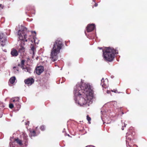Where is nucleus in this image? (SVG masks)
Listing matches in <instances>:
<instances>
[{"label":"nucleus","mask_w":147,"mask_h":147,"mask_svg":"<svg viewBox=\"0 0 147 147\" xmlns=\"http://www.w3.org/2000/svg\"><path fill=\"white\" fill-rule=\"evenodd\" d=\"M76 85V87L79 90L77 96L80 97L78 100V104L83 106L87 103L86 100L83 96L87 97L88 96H92L93 91L91 89L90 86L88 83H80Z\"/></svg>","instance_id":"f257e3e1"},{"label":"nucleus","mask_w":147,"mask_h":147,"mask_svg":"<svg viewBox=\"0 0 147 147\" xmlns=\"http://www.w3.org/2000/svg\"><path fill=\"white\" fill-rule=\"evenodd\" d=\"M63 45L61 39H57L54 42L51 53V57L53 61L54 62L57 60V54L60 53Z\"/></svg>","instance_id":"f03ea898"},{"label":"nucleus","mask_w":147,"mask_h":147,"mask_svg":"<svg viewBox=\"0 0 147 147\" xmlns=\"http://www.w3.org/2000/svg\"><path fill=\"white\" fill-rule=\"evenodd\" d=\"M103 56L104 60L107 61L111 62L114 59L116 51L114 49L107 48L102 50Z\"/></svg>","instance_id":"7ed1b4c3"},{"label":"nucleus","mask_w":147,"mask_h":147,"mask_svg":"<svg viewBox=\"0 0 147 147\" xmlns=\"http://www.w3.org/2000/svg\"><path fill=\"white\" fill-rule=\"evenodd\" d=\"M28 33V32L27 31V29L24 27H22L21 30H18V34L19 36V38L21 40L22 43V41L27 42L28 40L29 39V38L27 39Z\"/></svg>","instance_id":"20e7f679"},{"label":"nucleus","mask_w":147,"mask_h":147,"mask_svg":"<svg viewBox=\"0 0 147 147\" xmlns=\"http://www.w3.org/2000/svg\"><path fill=\"white\" fill-rule=\"evenodd\" d=\"M7 41V37L3 33H0V46H4Z\"/></svg>","instance_id":"39448f33"},{"label":"nucleus","mask_w":147,"mask_h":147,"mask_svg":"<svg viewBox=\"0 0 147 147\" xmlns=\"http://www.w3.org/2000/svg\"><path fill=\"white\" fill-rule=\"evenodd\" d=\"M44 67L42 66H37L35 69L36 73L38 75H40L43 71Z\"/></svg>","instance_id":"423d86ee"},{"label":"nucleus","mask_w":147,"mask_h":147,"mask_svg":"<svg viewBox=\"0 0 147 147\" xmlns=\"http://www.w3.org/2000/svg\"><path fill=\"white\" fill-rule=\"evenodd\" d=\"M95 28V26L94 24H88L86 28V30L88 32H91Z\"/></svg>","instance_id":"0eeeda50"},{"label":"nucleus","mask_w":147,"mask_h":147,"mask_svg":"<svg viewBox=\"0 0 147 147\" xmlns=\"http://www.w3.org/2000/svg\"><path fill=\"white\" fill-rule=\"evenodd\" d=\"M11 54L12 57H16L18 55V52L15 48H13L11 49Z\"/></svg>","instance_id":"6e6552de"},{"label":"nucleus","mask_w":147,"mask_h":147,"mask_svg":"<svg viewBox=\"0 0 147 147\" xmlns=\"http://www.w3.org/2000/svg\"><path fill=\"white\" fill-rule=\"evenodd\" d=\"M24 83H34V80L32 78H29L24 80Z\"/></svg>","instance_id":"1a4fd4ad"},{"label":"nucleus","mask_w":147,"mask_h":147,"mask_svg":"<svg viewBox=\"0 0 147 147\" xmlns=\"http://www.w3.org/2000/svg\"><path fill=\"white\" fill-rule=\"evenodd\" d=\"M24 140L25 143H26L28 142V136L25 133H23L22 135Z\"/></svg>","instance_id":"9d476101"},{"label":"nucleus","mask_w":147,"mask_h":147,"mask_svg":"<svg viewBox=\"0 0 147 147\" xmlns=\"http://www.w3.org/2000/svg\"><path fill=\"white\" fill-rule=\"evenodd\" d=\"M13 104L17 109L18 110L20 108V105L19 104V102H13Z\"/></svg>","instance_id":"9b49d317"},{"label":"nucleus","mask_w":147,"mask_h":147,"mask_svg":"<svg viewBox=\"0 0 147 147\" xmlns=\"http://www.w3.org/2000/svg\"><path fill=\"white\" fill-rule=\"evenodd\" d=\"M14 141L16 142L17 143L20 145H22V141L19 139L18 138L15 139Z\"/></svg>","instance_id":"f8f14e48"},{"label":"nucleus","mask_w":147,"mask_h":147,"mask_svg":"<svg viewBox=\"0 0 147 147\" xmlns=\"http://www.w3.org/2000/svg\"><path fill=\"white\" fill-rule=\"evenodd\" d=\"M31 46L32 47H30L31 49L30 50V53H32V52L33 55H34L35 53V51L36 50V49L34 46H33L32 45H31Z\"/></svg>","instance_id":"ddd939ff"},{"label":"nucleus","mask_w":147,"mask_h":147,"mask_svg":"<svg viewBox=\"0 0 147 147\" xmlns=\"http://www.w3.org/2000/svg\"><path fill=\"white\" fill-rule=\"evenodd\" d=\"M25 51L24 48L22 46H21L20 48H19L18 50V53L19 52L21 54L23 53Z\"/></svg>","instance_id":"4468645a"},{"label":"nucleus","mask_w":147,"mask_h":147,"mask_svg":"<svg viewBox=\"0 0 147 147\" xmlns=\"http://www.w3.org/2000/svg\"><path fill=\"white\" fill-rule=\"evenodd\" d=\"M16 79V78L15 76H13L11 77L9 80V82L10 83H14Z\"/></svg>","instance_id":"2eb2a0df"},{"label":"nucleus","mask_w":147,"mask_h":147,"mask_svg":"<svg viewBox=\"0 0 147 147\" xmlns=\"http://www.w3.org/2000/svg\"><path fill=\"white\" fill-rule=\"evenodd\" d=\"M19 98L18 97H15L14 98H12L11 101H12L13 102H19Z\"/></svg>","instance_id":"dca6fc26"},{"label":"nucleus","mask_w":147,"mask_h":147,"mask_svg":"<svg viewBox=\"0 0 147 147\" xmlns=\"http://www.w3.org/2000/svg\"><path fill=\"white\" fill-rule=\"evenodd\" d=\"M30 134L31 136H34L36 135V132L34 130L32 131H30Z\"/></svg>","instance_id":"f3484780"},{"label":"nucleus","mask_w":147,"mask_h":147,"mask_svg":"<svg viewBox=\"0 0 147 147\" xmlns=\"http://www.w3.org/2000/svg\"><path fill=\"white\" fill-rule=\"evenodd\" d=\"M101 84L102 85V87L105 88H106L108 87V85L105 83H101Z\"/></svg>","instance_id":"a211bd4d"},{"label":"nucleus","mask_w":147,"mask_h":147,"mask_svg":"<svg viewBox=\"0 0 147 147\" xmlns=\"http://www.w3.org/2000/svg\"><path fill=\"white\" fill-rule=\"evenodd\" d=\"M101 83H107L108 82V79L107 78L104 79L102 78L101 80Z\"/></svg>","instance_id":"6ab92c4d"},{"label":"nucleus","mask_w":147,"mask_h":147,"mask_svg":"<svg viewBox=\"0 0 147 147\" xmlns=\"http://www.w3.org/2000/svg\"><path fill=\"white\" fill-rule=\"evenodd\" d=\"M40 129L42 131H44L45 129V127L44 125H42L40 127Z\"/></svg>","instance_id":"aec40b11"},{"label":"nucleus","mask_w":147,"mask_h":147,"mask_svg":"<svg viewBox=\"0 0 147 147\" xmlns=\"http://www.w3.org/2000/svg\"><path fill=\"white\" fill-rule=\"evenodd\" d=\"M25 71L30 73L31 69L30 68L27 67L25 68Z\"/></svg>","instance_id":"412c9836"},{"label":"nucleus","mask_w":147,"mask_h":147,"mask_svg":"<svg viewBox=\"0 0 147 147\" xmlns=\"http://www.w3.org/2000/svg\"><path fill=\"white\" fill-rule=\"evenodd\" d=\"M14 105L13 103H10L9 105V108L11 109H12L14 107Z\"/></svg>","instance_id":"4be33fe9"},{"label":"nucleus","mask_w":147,"mask_h":147,"mask_svg":"<svg viewBox=\"0 0 147 147\" xmlns=\"http://www.w3.org/2000/svg\"><path fill=\"white\" fill-rule=\"evenodd\" d=\"M65 78L62 77L61 79L60 80V81L61 82V83H64L65 82Z\"/></svg>","instance_id":"5701e85b"},{"label":"nucleus","mask_w":147,"mask_h":147,"mask_svg":"<svg viewBox=\"0 0 147 147\" xmlns=\"http://www.w3.org/2000/svg\"><path fill=\"white\" fill-rule=\"evenodd\" d=\"M25 61L24 60H22L20 63V65H24Z\"/></svg>","instance_id":"b1692460"},{"label":"nucleus","mask_w":147,"mask_h":147,"mask_svg":"<svg viewBox=\"0 0 147 147\" xmlns=\"http://www.w3.org/2000/svg\"><path fill=\"white\" fill-rule=\"evenodd\" d=\"M126 124L124 123H122V127L121 128L122 130H123L124 127H125L126 126Z\"/></svg>","instance_id":"393cba45"},{"label":"nucleus","mask_w":147,"mask_h":147,"mask_svg":"<svg viewBox=\"0 0 147 147\" xmlns=\"http://www.w3.org/2000/svg\"><path fill=\"white\" fill-rule=\"evenodd\" d=\"M87 119L88 122H89L91 120V118L88 115H87Z\"/></svg>","instance_id":"a878e982"},{"label":"nucleus","mask_w":147,"mask_h":147,"mask_svg":"<svg viewBox=\"0 0 147 147\" xmlns=\"http://www.w3.org/2000/svg\"><path fill=\"white\" fill-rule=\"evenodd\" d=\"M111 91L115 93H119V92L117 91V90L115 89H113L111 90Z\"/></svg>","instance_id":"bb28decb"},{"label":"nucleus","mask_w":147,"mask_h":147,"mask_svg":"<svg viewBox=\"0 0 147 147\" xmlns=\"http://www.w3.org/2000/svg\"><path fill=\"white\" fill-rule=\"evenodd\" d=\"M3 115L2 112L0 110V118L2 117Z\"/></svg>","instance_id":"cd10ccee"},{"label":"nucleus","mask_w":147,"mask_h":147,"mask_svg":"<svg viewBox=\"0 0 147 147\" xmlns=\"http://www.w3.org/2000/svg\"><path fill=\"white\" fill-rule=\"evenodd\" d=\"M16 68V67H14L13 68V69H15ZM16 70L18 71H19V69L18 67L17 68Z\"/></svg>","instance_id":"c85d7f7f"},{"label":"nucleus","mask_w":147,"mask_h":147,"mask_svg":"<svg viewBox=\"0 0 147 147\" xmlns=\"http://www.w3.org/2000/svg\"><path fill=\"white\" fill-rule=\"evenodd\" d=\"M1 105H2L1 107H1L0 108V109H3L5 107V106H4L3 104H1Z\"/></svg>","instance_id":"c756f323"},{"label":"nucleus","mask_w":147,"mask_h":147,"mask_svg":"<svg viewBox=\"0 0 147 147\" xmlns=\"http://www.w3.org/2000/svg\"><path fill=\"white\" fill-rule=\"evenodd\" d=\"M29 123V121H27L25 123V125H28Z\"/></svg>","instance_id":"7c9ffc66"},{"label":"nucleus","mask_w":147,"mask_h":147,"mask_svg":"<svg viewBox=\"0 0 147 147\" xmlns=\"http://www.w3.org/2000/svg\"><path fill=\"white\" fill-rule=\"evenodd\" d=\"M126 139L127 140H130L131 141V138H127V137H126Z\"/></svg>","instance_id":"2f4dec72"},{"label":"nucleus","mask_w":147,"mask_h":147,"mask_svg":"<svg viewBox=\"0 0 147 147\" xmlns=\"http://www.w3.org/2000/svg\"><path fill=\"white\" fill-rule=\"evenodd\" d=\"M0 7L1 8L3 9V5H2L1 4L0 5Z\"/></svg>","instance_id":"473e14b6"},{"label":"nucleus","mask_w":147,"mask_h":147,"mask_svg":"<svg viewBox=\"0 0 147 147\" xmlns=\"http://www.w3.org/2000/svg\"><path fill=\"white\" fill-rule=\"evenodd\" d=\"M20 67L21 68H22L23 69H24V65H20Z\"/></svg>","instance_id":"72a5a7b5"},{"label":"nucleus","mask_w":147,"mask_h":147,"mask_svg":"<svg viewBox=\"0 0 147 147\" xmlns=\"http://www.w3.org/2000/svg\"><path fill=\"white\" fill-rule=\"evenodd\" d=\"M25 84H26L27 85L29 86L30 85H32V83H25Z\"/></svg>","instance_id":"f704fd0d"},{"label":"nucleus","mask_w":147,"mask_h":147,"mask_svg":"<svg viewBox=\"0 0 147 147\" xmlns=\"http://www.w3.org/2000/svg\"><path fill=\"white\" fill-rule=\"evenodd\" d=\"M9 86H11V84H13L14 83H9Z\"/></svg>","instance_id":"c9c22d12"},{"label":"nucleus","mask_w":147,"mask_h":147,"mask_svg":"<svg viewBox=\"0 0 147 147\" xmlns=\"http://www.w3.org/2000/svg\"><path fill=\"white\" fill-rule=\"evenodd\" d=\"M98 5V4L97 3H95L94 4V6L95 7H96Z\"/></svg>","instance_id":"e433bc0d"},{"label":"nucleus","mask_w":147,"mask_h":147,"mask_svg":"<svg viewBox=\"0 0 147 147\" xmlns=\"http://www.w3.org/2000/svg\"><path fill=\"white\" fill-rule=\"evenodd\" d=\"M98 48L99 49H102V48H101V47H98Z\"/></svg>","instance_id":"4c0bfd02"},{"label":"nucleus","mask_w":147,"mask_h":147,"mask_svg":"<svg viewBox=\"0 0 147 147\" xmlns=\"http://www.w3.org/2000/svg\"><path fill=\"white\" fill-rule=\"evenodd\" d=\"M18 66L20 67V64H18Z\"/></svg>","instance_id":"58836bf2"},{"label":"nucleus","mask_w":147,"mask_h":147,"mask_svg":"<svg viewBox=\"0 0 147 147\" xmlns=\"http://www.w3.org/2000/svg\"><path fill=\"white\" fill-rule=\"evenodd\" d=\"M121 113H122V114H123V112H121Z\"/></svg>","instance_id":"ea45409f"},{"label":"nucleus","mask_w":147,"mask_h":147,"mask_svg":"<svg viewBox=\"0 0 147 147\" xmlns=\"http://www.w3.org/2000/svg\"><path fill=\"white\" fill-rule=\"evenodd\" d=\"M81 83H83V82H82V81H81Z\"/></svg>","instance_id":"a19ab883"}]
</instances>
